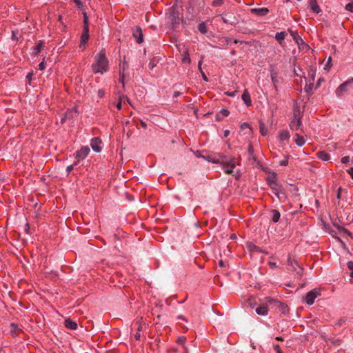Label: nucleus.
Listing matches in <instances>:
<instances>
[{"label": "nucleus", "instance_id": "33", "mask_svg": "<svg viewBox=\"0 0 353 353\" xmlns=\"http://www.w3.org/2000/svg\"><path fill=\"white\" fill-rule=\"evenodd\" d=\"M124 70H125V63H123V70L122 71L121 70L119 71V81L122 83L123 88L125 87V81H124L125 74H124Z\"/></svg>", "mask_w": 353, "mask_h": 353}, {"label": "nucleus", "instance_id": "43", "mask_svg": "<svg viewBox=\"0 0 353 353\" xmlns=\"http://www.w3.org/2000/svg\"><path fill=\"white\" fill-rule=\"evenodd\" d=\"M347 268L350 270V276L353 278V261H348L347 263Z\"/></svg>", "mask_w": 353, "mask_h": 353}, {"label": "nucleus", "instance_id": "32", "mask_svg": "<svg viewBox=\"0 0 353 353\" xmlns=\"http://www.w3.org/2000/svg\"><path fill=\"white\" fill-rule=\"evenodd\" d=\"M225 159H226V156H220L219 158H212V160H208V161L213 163H219L222 165V162Z\"/></svg>", "mask_w": 353, "mask_h": 353}, {"label": "nucleus", "instance_id": "46", "mask_svg": "<svg viewBox=\"0 0 353 353\" xmlns=\"http://www.w3.org/2000/svg\"><path fill=\"white\" fill-rule=\"evenodd\" d=\"M332 66V57H330L327 59L326 64L325 65L324 69L329 70Z\"/></svg>", "mask_w": 353, "mask_h": 353}, {"label": "nucleus", "instance_id": "37", "mask_svg": "<svg viewBox=\"0 0 353 353\" xmlns=\"http://www.w3.org/2000/svg\"><path fill=\"white\" fill-rule=\"evenodd\" d=\"M157 63L158 61L156 58L154 57L151 59L148 64L150 69L152 70L157 65Z\"/></svg>", "mask_w": 353, "mask_h": 353}, {"label": "nucleus", "instance_id": "49", "mask_svg": "<svg viewBox=\"0 0 353 353\" xmlns=\"http://www.w3.org/2000/svg\"><path fill=\"white\" fill-rule=\"evenodd\" d=\"M288 159L286 157L279 161V165L281 166H286V165H288Z\"/></svg>", "mask_w": 353, "mask_h": 353}, {"label": "nucleus", "instance_id": "5", "mask_svg": "<svg viewBox=\"0 0 353 353\" xmlns=\"http://www.w3.org/2000/svg\"><path fill=\"white\" fill-rule=\"evenodd\" d=\"M353 77L349 78L347 81L341 83L335 90V94L338 97H341L345 94L349 89L352 87Z\"/></svg>", "mask_w": 353, "mask_h": 353}, {"label": "nucleus", "instance_id": "20", "mask_svg": "<svg viewBox=\"0 0 353 353\" xmlns=\"http://www.w3.org/2000/svg\"><path fill=\"white\" fill-rule=\"evenodd\" d=\"M256 312L259 315L265 316L268 313V306L265 305H259L256 308Z\"/></svg>", "mask_w": 353, "mask_h": 353}, {"label": "nucleus", "instance_id": "36", "mask_svg": "<svg viewBox=\"0 0 353 353\" xmlns=\"http://www.w3.org/2000/svg\"><path fill=\"white\" fill-rule=\"evenodd\" d=\"M225 40L227 43L228 45H231L232 43H243V41H240L237 39H232V38H230V37H225Z\"/></svg>", "mask_w": 353, "mask_h": 353}, {"label": "nucleus", "instance_id": "40", "mask_svg": "<svg viewBox=\"0 0 353 353\" xmlns=\"http://www.w3.org/2000/svg\"><path fill=\"white\" fill-rule=\"evenodd\" d=\"M260 132L262 135L265 136L267 134V130L265 129V125L263 123H260L259 125Z\"/></svg>", "mask_w": 353, "mask_h": 353}, {"label": "nucleus", "instance_id": "50", "mask_svg": "<svg viewBox=\"0 0 353 353\" xmlns=\"http://www.w3.org/2000/svg\"><path fill=\"white\" fill-rule=\"evenodd\" d=\"M345 9H346L347 11H350V12H353V2H352V3H348L347 4H346V6H345Z\"/></svg>", "mask_w": 353, "mask_h": 353}, {"label": "nucleus", "instance_id": "3", "mask_svg": "<svg viewBox=\"0 0 353 353\" xmlns=\"http://www.w3.org/2000/svg\"><path fill=\"white\" fill-rule=\"evenodd\" d=\"M240 160L237 159L235 157L228 158L224 159L222 162V165L223 166V171L225 174H230L233 172V170L236 166V165H239Z\"/></svg>", "mask_w": 353, "mask_h": 353}, {"label": "nucleus", "instance_id": "19", "mask_svg": "<svg viewBox=\"0 0 353 353\" xmlns=\"http://www.w3.org/2000/svg\"><path fill=\"white\" fill-rule=\"evenodd\" d=\"M302 125L301 118H293L290 123V128L292 130H298Z\"/></svg>", "mask_w": 353, "mask_h": 353}, {"label": "nucleus", "instance_id": "47", "mask_svg": "<svg viewBox=\"0 0 353 353\" xmlns=\"http://www.w3.org/2000/svg\"><path fill=\"white\" fill-rule=\"evenodd\" d=\"M73 2L76 4L78 8L82 10L83 8V4L81 0H72Z\"/></svg>", "mask_w": 353, "mask_h": 353}, {"label": "nucleus", "instance_id": "42", "mask_svg": "<svg viewBox=\"0 0 353 353\" xmlns=\"http://www.w3.org/2000/svg\"><path fill=\"white\" fill-rule=\"evenodd\" d=\"M251 250L252 251H256V252H261V253H265V254H268V252L266 251H264L263 250H262L261 248L256 246V245H252V247L251 248Z\"/></svg>", "mask_w": 353, "mask_h": 353}, {"label": "nucleus", "instance_id": "26", "mask_svg": "<svg viewBox=\"0 0 353 353\" xmlns=\"http://www.w3.org/2000/svg\"><path fill=\"white\" fill-rule=\"evenodd\" d=\"M307 76L308 78L306 79V81L314 83L316 76V70L312 68H310L308 70Z\"/></svg>", "mask_w": 353, "mask_h": 353}, {"label": "nucleus", "instance_id": "27", "mask_svg": "<svg viewBox=\"0 0 353 353\" xmlns=\"http://www.w3.org/2000/svg\"><path fill=\"white\" fill-rule=\"evenodd\" d=\"M221 17V19L224 23H229L233 25L235 23L234 20H232V19H234L235 17L234 15H231L229 18H226L223 14H220Z\"/></svg>", "mask_w": 353, "mask_h": 353}, {"label": "nucleus", "instance_id": "11", "mask_svg": "<svg viewBox=\"0 0 353 353\" xmlns=\"http://www.w3.org/2000/svg\"><path fill=\"white\" fill-rule=\"evenodd\" d=\"M287 263L288 265L292 266V270L294 271H296L297 274L301 276L303 269L299 265L298 263L292 259V258L289 256L288 258Z\"/></svg>", "mask_w": 353, "mask_h": 353}, {"label": "nucleus", "instance_id": "14", "mask_svg": "<svg viewBox=\"0 0 353 353\" xmlns=\"http://www.w3.org/2000/svg\"><path fill=\"white\" fill-rule=\"evenodd\" d=\"M179 14V12L175 10L172 7L171 12H170L169 19L173 25L179 24L180 18Z\"/></svg>", "mask_w": 353, "mask_h": 353}, {"label": "nucleus", "instance_id": "54", "mask_svg": "<svg viewBox=\"0 0 353 353\" xmlns=\"http://www.w3.org/2000/svg\"><path fill=\"white\" fill-rule=\"evenodd\" d=\"M32 76H33V72L32 71L28 72L27 74V75H26V78L28 80V83L29 84H30V83H31V80H32Z\"/></svg>", "mask_w": 353, "mask_h": 353}, {"label": "nucleus", "instance_id": "59", "mask_svg": "<svg viewBox=\"0 0 353 353\" xmlns=\"http://www.w3.org/2000/svg\"><path fill=\"white\" fill-rule=\"evenodd\" d=\"M268 265L271 268H276L278 267L275 262L269 261Z\"/></svg>", "mask_w": 353, "mask_h": 353}, {"label": "nucleus", "instance_id": "2", "mask_svg": "<svg viewBox=\"0 0 353 353\" xmlns=\"http://www.w3.org/2000/svg\"><path fill=\"white\" fill-rule=\"evenodd\" d=\"M83 31L80 37V44L79 48H81L82 51H83L85 48V46L88 42L90 35H89V19L87 13L84 12L83 13Z\"/></svg>", "mask_w": 353, "mask_h": 353}, {"label": "nucleus", "instance_id": "28", "mask_svg": "<svg viewBox=\"0 0 353 353\" xmlns=\"http://www.w3.org/2000/svg\"><path fill=\"white\" fill-rule=\"evenodd\" d=\"M295 143L298 146H303L305 144V139L303 138V137L296 134V139H295Z\"/></svg>", "mask_w": 353, "mask_h": 353}, {"label": "nucleus", "instance_id": "10", "mask_svg": "<svg viewBox=\"0 0 353 353\" xmlns=\"http://www.w3.org/2000/svg\"><path fill=\"white\" fill-rule=\"evenodd\" d=\"M101 140L99 137H94L91 139L90 146L94 152H100L102 150L101 147Z\"/></svg>", "mask_w": 353, "mask_h": 353}, {"label": "nucleus", "instance_id": "9", "mask_svg": "<svg viewBox=\"0 0 353 353\" xmlns=\"http://www.w3.org/2000/svg\"><path fill=\"white\" fill-rule=\"evenodd\" d=\"M44 48V43L43 41L39 40L35 46L31 48V56L33 57H37Z\"/></svg>", "mask_w": 353, "mask_h": 353}, {"label": "nucleus", "instance_id": "6", "mask_svg": "<svg viewBox=\"0 0 353 353\" xmlns=\"http://www.w3.org/2000/svg\"><path fill=\"white\" fill-rule=\"evenodd\" d=\"M319 296H320V293L316 289H314L305 294L304 301L307 305H310L314 303L315 299Z\"/></svg>", "mask_w": 353, "mask_h": 353}, {"label": "nucleus", "instance_id": "30", "mask_svg": "<svg viewBox=\"0 0 353 353\" xmlns=\"http://www.w3.org/2000/svg\"><path fill=\"white\" fill-rule=\"evenodd\" d=\"M267 183L269 185H271V184L276 183V174L274 172H272V174L268 176Z\"/></svg>", "mask_w": 353, "mask_h": 353}, {"label": "nucleus", "instance_id": "31", "mask_svg": "<svg viewBox=\"0 0 353 353\" xmlns=\"http://www.w3.org/2000/svg\"><path fill=\"white\" fill-rule=\"evenodd\" d=\"M336 228L338 229L339 232L341 234H343L347 236H352V233L347 228H345L343 226H339V225L337 226Z\"/></svg>", "mask_w": 353, "mask_h": 353}, {"label": "nucleus", "instance_id": "62", "mask_svg": "<svg viewBox=\"0 0 353 353\" xmlns=\"http://www.w3.org/2000/svg\"><path fill=\"white\" fill-rule=\"evenodd\" d=\"M116 107L118 110H121L122 108L121 97L119 98V102L117 103Z\"/></svg>", "mask_w": 353, "mask_h": 353}, {"label": "nucleus", "instance_id": "63", "mask_svg": "<svg viewBox=\"0 0 353 353\" xmlns=\"http://www.w3.org/2000/svg\"><path fill=\"white\" fill-rule=\"evenodd\" d=\"M347 172L351 176L352 179H353V167L347 170Z\"/></svg>", "mask_w": 353, "mask_h": 353}, {"label": "nucleus", "instance_id": "39", "mask_svg": "<svg viewBox=\"0 0 353 353\" xmlns=\"http://www.w3.org/2000/svg\"><path fill=\"white\" fill-rule=\"evenodd\" d=\"M293 117L294 118H301V112L299 107H294L293 109Z\"/></svg>", "mask_w": 353, "mask_h": 353}, {"label": "nucleus", "instance_id": "24", "mask_svg": "<svg viewBox=\"0 0 353 353\" xmlns=\"http://www.w3.org/2000/svg\"><path fill=\"white\" fill-rule=\"evenodd\" d=\"M279 138L280 141H288L290 139V134L288 130H282L279 132Z\"/></svg>", "mask_w": 353, "mask_h": 353}, {"label": "nucleus", "instance_id": "38", "mask_svg": "<svg viewBox=\"0 0 353 353\" xmlns=\"http://www.w3.org/2000/svg\"><path fill=\"white\" fill-rule=\"evenodd\" d=\"M224 1L223 0H214L212 1L211 5L213 7H219L223 5Z\"/></svg>", "mask_w": 353, "mask_h": 353}, {"label": "nucleus", "instance_id": "22", "mask_svg": "<svg viewBox=\"0 0 353 353\" xmlns=\"http://www.w3.org/2000/svg\"><path fill=\"white\" fill-rule=\"evenodd\" d=\"M317 157L323 161H327L330 159V156L328 153L325 152V151H320L317 153Z\"/></svg>", "mask_w": 353, "mask_h": 353}, {"label": "nucleus", "instance_id": "16", "mask_svg": "<svg viewBox=\"0 0 353 353\" xmlns=\"http://www.w3.org/2000/svg\"><path fill=\"white\" fill-rule=\"evenodd\" d=\"M309 8L315 14H319L321 12L316 0H309Z\"/></svg>", "mask_w": 353, "mask_h": 353}, {"label": "nucleus", "instance_id": "25", "mask_svg": "<svg viewBox=\"0 0 353 353\" xmlns=\"http://www.w3.org/2000/svg\"><path fill=\"white\" fill-rule=\"evenodd\" d=\"M272 190L273 191L274 194L277 196L279 197V194L281 192V188L279 185L277 183L271 184V185H269Z\"/></svg>", "mask_w": 353, "mask_h": 353}, {"label": "nucleus", "instance_id": "51", "mask_svg": "<svg viewBox=\"0 0 353 353\" xmlns=\"http://www.w3.org/2000/svg\"><path fill=\"white\" fill-rule=\"evenodd\" d=\"M220 113L224 117H228L230 114V111L227 109L223 108L221 110Z\"/></svg>", "mask_w": 353, "mask_h": 353}, {"label": "nucleus", "instance_id": "15", "mask_svg": "<svg viewBox=\"0 0 353 353\" xmlns=\"http://www.w3.org/2000/svg\"><path fill=\"white\" fill-rule=\"evenodd\" d=\"M251 12L259 17H263L268 14L269 9L268 8H252Z\"/></svg>", "mask_w": 353, "mask_h": 353}, {"label": "nucleus", "instance_id": "17", "mask_svg": "<svg viewBox=\"0 0 353 353\" xmlns=\"http://www.w3.org/2000/svg\"><path fill=\"white\" fill-rule=\"evenodd\" d=\"M241 99L243 101L244 103L248 106H250L252 105V100L250 97V94L248 90H245L241 95Z\"/></svg>", "mask_w": 353, "mask_h": 353}, {"label": "nucleus", "instance_id": "13", "mask_svg": "<svg viewBox=\"0 0 353 353\" xmlns=\"http://www.w3.org/2000/svg\"><path fill=\"white\" fill-rule=\"evenodd\" d=\"M77 113V111L76 110L75 108L67 110L65 111V112L64 113L63 117L61 118V122L62 123H63L66 121L72 119L74 117V114H76Z\"/></svg>", "mask_w": 353, "mask_h": 353}, {"label": "nucleus", "instance_id": "45", "mask_svg": "<svg viewBox=\"0 0 353 353\" xmlns=\"http://www.w3.org/2000/svg\"><path fill=\"white\" fill-rule=\"evenodd\" d=\"M198 66H199V70H200V71H201V72L203 79L205 81L208 82V79L207 76L205 74V73H204V72L202 71V70H201V61H200L199 62Z\"/></svg>", "mask_w": 353, "mask_h": 353}, {"label": "nucleus", "instance_id": "23", "mask_svg": "<svg viewBox=\"0 0 353 353\" xmlns=\"http://www.w3.org/2000/svg\"><path fill=\"white\" fill-rule=\"evenodd\" d=\"M286 35H287V34L283 31L276 32L275 34V39L280 44H282Z\"/></svg>", "mask_w": 353, "mask_h": 353}, {"label": "nucleus", "instance_id": "21", "mask_svg": "<svg viewBox=\"0 0 353 353\" xmlns=\"http://www.w3.org/2000/svg\"><path fill=\"white\" fill-rule=\"evenodd\" d=\"M271 220L274 223H277L281 217V214L278 210L274 209L270 211Z\"/></svg>", "mask_w": 353, "mask_h": 353}, {"label": "nucleus", "instance_id": "58", "mask_svg": "<svg viewBox=\"0 0 353 353\" xmlns=\"http://www.w3.org/2000/svg\"><path fill=\"white\" fill-rule=\"evenodd\" d=\"M97 94L99 98H103L104 97L105 92L103 90L100 89L98 90Z\"/></svg>", "mask_w": 353, "mask_h": 353}, {"label": "nucleus", "instance_id": "44", "mask_svg": "<svg viewBox=\"0 0 353 353\" xmlns=\"http://www.w3.org/2000/svg\"><path fill=\"white\" fill-rule=\"evenodd\" d=\"M182 61H183V63L187 62V63H190L191 62V59H190V56H189V54H188V51H186V52H185V54H184V56H183V59H182Z\"/></svg>", "mask_w": 353, "mask_h": 353}, {"label": "nucleus", "instance_id": "18", "mask_svg": "<svg viewBox=\"0 0 353 353\" xmlns=\"http://www.w3.org/2000/svg\"><path fill=\"white\" fill-rule=\"evenodd\" d=\"M64 325L66 328L71 330H74L77 329V323H76V321H72L70 318L66 319L65 320Z\"/></svg>", "mask_w": 353, "mask_h": 353}, {"label": "nucleus", "instance_id": "52", "mask_svg": "<svg viewBox=\"0 0 353 353\" xmlns=\"http://www.w3.org/2000/svg\"><path fill=\"white\" fill-rule=\"evenodd\" d=\"M350 158L349 156H345V157H342L341 160L342 163H347L350 162Z\"/></svg>", "mask_w": 353, "mask_h": 353}, {"label": "nucleus", "instance_id": "12", "mask_svg": "<svg viewBox=\"0 0 353 353\" xmlns=\"http://www.w3.org/2000/svg\"><path fill=\"white\" fill-rule=\"evenodd\" d=\"M270 77H271V80L273 83L274 88L276 92H278L277 84L279 83V73L272 67H271V69H270Z\"/></svg>", "mask_w": 353, "mask_h": 353}, {"label": "nucleus", "instance_id": "60", "mask_svg": "<svg viewBox=\"0 0 353 353\" xmlns=\"http://www.w3.org/2000/svg\"><path fill=\"white\" fill-rule=\"evenodd\" d=\"M74 169V165H70L67 166L66 171L68 173H70Z\"/></svg>", "mask_w": 353, "mask_h": 353}, {"label": "nucleus", "instance_id": "55", "mask_svg": "<svg viewBox=\"0 0 353 353\" xmlns=\"http://www.w3.org/2000/svg\"><path fill=\"white\" fill-rule=\"evenodd\" d=\"M136 323L138 324L137 332H141L143 328L141 319L137 321Z\"/></svg>", "mask_w": 353, "mask_h": 353}, {"label": "nucleus", "instance_id": "29", "mask_svg": "<svg viewBox=\"0 0 353 353\" xmlns=\"http://www.w3.org/2000/svg\"><path fill=\"white\" fill-rule=\"evenodd\" d=\"M198 30L201 33V34H206L208 32V28L206 26V24L205 22H201L199 23L198 25Z\"/></svg>", "mask_w": 353, "mask_h": 353}, {"label": "nucleus", "instance_id": "35", "mask_svg": "<svg viewBox=\"0 0 353 353\" xmlns=\"http://www.w3.org/2000/svg\"><path fill=\"white\" fill-rule=\"evenodd\" d=\"M313 88V83L306 81V84L304 88L305 92L310 93Z\"/></svg>", "mask_w": 353, "mask_h": 353}, {"label": "nucleus", "instance_id": "53", "mask_svg": "<svg viewBox=\"0 0 353 353\" xmlns=\"http://www.w3.org/2000/svg\"><path fill=\"white\" fill-rule=\"evenodd\" d=\"M39 70H44L46 69V63L44 62V59L43 60V61H41L39 64Z\"/></svg>", "mask_w": 353, "mask_h": 353}, {"label": "nucleus", "instance_id": "57", "mask_svg": "<svg viewBox=\"0 0 353 353\" xmlns=\"http://www.w3.org/2000/svg\"><path fill=\"white\" fill-rule=\"evenodd\" d=\"M248 153L250 156L253 155V154H254V148L251 143H250L249 146H248Z\"/></svg>", "mask_w": 353, "mask_h": 353}, {"label": "nucleus", "instance_id": "4", "mask_svg": "<svg viewBox=\"0 0 353 353\" xmlns=\"http://www.w3.org/2000/svg\"><path fill=\"white\" fill-rule=\"evenodd\" d=\"M265 301L270 305H272L276 310H278L282 314H285L289 311L288 306L285 303H282L278 300L274 299L270 296L265 297Z\"/></svg>", "mask_w": 353, "mask_h": 353}, {"label": "nucleus", "instance_id": "8", "mask_svg": "<svg viewBox=\"0 0 353 353\" xmlns=\"http://www.w3.org/2000/svg\"><path fill=\"white\" fill-rule=\"evenodd\" d=\"M132 36L135 39L136 42L141 44L143 42V34L141 27L136 26L132 29Z\"/></svg>", "mask_w": 353, "mask_h": 353}, {"label": "nucleus", "instance_id": "48", "mask_svg": "<svg viewBox=\"0 0 353 353\" xmlns=\"http://www.w3.org/2000/svg\"><path fill=\"white\" fill-rule=\"evenodd\" d=\"M346 322V319L345 318H341L340 319L338 320V321L336 322V325L337 326H341L343 325Z\"/></svg>", "mask_w": 353, "mask_h": 353}, {"label": "nucleus", "instance_id": "61", "mask_svg": "<svg viewBox=\"0 0 353 353\" xmlns=\"http://www.w3.org/2000/svg\"><path fill=\"white\" fill-rule=\"evenodd\" d=\"M140 124L141 125V127L144 129H147L148 128V125H147V123L143 121V120H140Z\"/></svg>", "mask_w": 353, "mask_h": 353}, {"label": "nucleus", "instance_id": "56", "mask_svg": "<svg viewBox=\"0 0 353 353\" xmlns=\"http://www.w3.org/2000/svg\"><path fill=\"white\" fill-rule=\"evenodd\" d=\"M10 327H12V330H11V332H16L17 330H19V329L18 328L17 325V324H15V323H12L10 324Z\"/></svg>", "mask_w": 353, "mask_h": 353}, {"label": "nucleus", "instance_id": "41", "mask_svg": "<svg viewBox=\"0 0 353 353\" xmlns=\"http://www.w3.org/2000/svg\"><path fill=\"white\" fill-rule=\"evenodd\" d=\"M32 229L30 228L28 223H26L24 225V231L28 234H31L32 233Z\"/></svg>", "mask_w": 353, "mask_h": 353}, {"label": "nucleus", "instance_id": "7", "mask_svg": "<svg viewBox=\"0 0 353 353\" xmlns=\"http://www.w3.org/2000/svg\"><path fill=\"white\" fill-rule=\"evenodd\" d=\"M90 148L88 145H84L81 148L80 150L75 152V157L79 160H83L87 157L90 153Z\"/></svg>", "mask_w": 353, "mask_h": 353}, {"label": "nucleus", "instance_id": "34", "mask_svg": "<svg viewBox=\"0 0 353 353\" xmlns=\"http://www.w3.org/2000/svg\"><path fill=\"white\" fill-rule=\"evenodd\" d=\"M290 34L293 37V39L296 41V42L299 44V41H301V42H303V39H301V37L298 34V33L296 32H294V31H291L290 30Z\"/></svg>", "mask_w": 353, "mask_h": 353}, {"label": "nucleus", "instance_id": "64", "mask_svg": "<svg viewBox=\"0 0 353 353\" xmlns=\"http://www.w3.org/2000/svg\"><path fill=\"white\" fill-rule=\"evenodd\" d=\"M181 94V92H179V91H174V93H173V97L174 98H176V97H179Z\"/></svg>", "mask_w": 353, "mask_h": 353}, {"label": "nucleus", "instance_id": "1", "mask_svg": "<svg viewBox=\"0 0 353 353\" xmlns=\"http://www.w3.org/2000/svg\"><path fill=\"white\" fill-rule=\"evenodd\" d=\"M109 61L106 57V51L101 49L94 57V62L92 64L94 73L103 74L109 70Z\"/></svg>", "mask_w": 353, "mask_h": 353}]
</instances>
